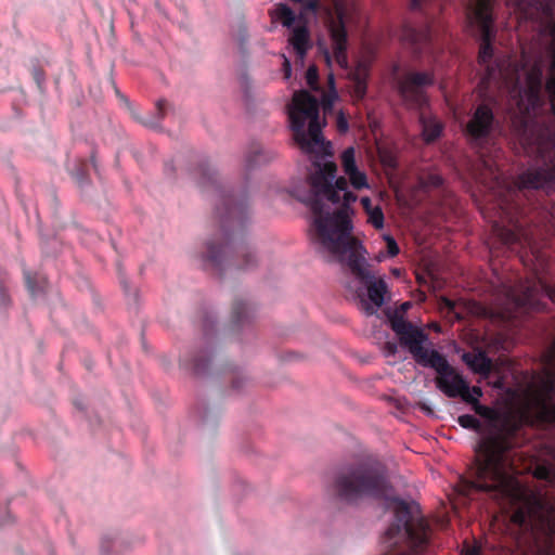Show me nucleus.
Returning <instances> with one entry per match:
<instances>
[{
    "instance_id": "1",
    "label": "nucleus",
    "mask_w": 555,
    "mask_h": 555,
    "mask_svg": "<svg viewBox=\"0 0 555 555\" xmlns=\"http://www.w3.org/2000/svg\"><path fill=\"white\" fill-rule=\"evenodd\" d=\"M519 142L525 153L534 158L535 165L513 183L491 170L495 198L493 231L512 250H528L538 259L540 250L534 227L527 215L528 208L521 202L525 198L530 201L533 191L555 189V134L548 127L525 120L519 130Z\"/></svg>"
},
{
    "instance_id": "2",
    "label": "nucleus",
    "mask_w": 555,
    "mask_h": 555,
    "mask_svg": "<svg viewBox=\"0 0 555 555\" xmlns=\"http://www.w3.org/2000/svg\"><path fill=\"white\" fill-rule=\"evenodd\" d=\"M467 17L479 30L478 62L487 66L488 78L499 79L513 105L521 113L541 107L543 68L540 61L531 65L525 57H506L491 65L495 28L493 20V0H475L467 10Z\"/></svg>"
},
{
    "instance_id": "3",
    "label": "nucleus",
    "mask_w": 555,
    "mask_h": 555,
    "mask_svg": "<svg viewBox=\"0 0 555 555\" xmlns=\"http://www.w3.org/2000/svg\"><path fill=\"white\" fill-rule=\"evenodd\" d=\"M216 214L223 233V242L216 244L208 242L204 260L212 270L220 274L229 270L248 271L257 263L255 253L247 245H236V237L243 234L247 221V198L245 195L234 196L223 194L219 196Z\"/></svg>"
},
{
    "instance_id": "4",
    "label": "nucleus",
    "mask_w": 555,
    "mask_h": 555,
    "mask_svg": "<svg viewBox=\"0 0 555 555\" xmlns=\"http://www.w3.org/2000/svg\"><path fill=\"white\" fill-rule=\"evenodd\" d=\"M512 449L513 439L508 433L495 431L483 437L475 448L480 456L475 460L474 478L462 480V494L469 496L474 491H482L496 500L512 496L516 480L506 470Z\"/></svg>"
},
{
    "instance_id": "5",
    "label": "nucleus",
    "mask_w": 555,
    "mask_h": 555,
    "mask_svg": "<svg viewBox=\"0 0 555 555\" xmlns=\"http://www.w3.org/2000/svg\"><path fill=\"white\" fill-rule=\"evenodd\" d=\"M312 240L318 251L335 257H347L352 273L361 281L371 274L365 267V251L362 244L351 235L350 215L345 209H336L325 217L313 219Z\"/></svg>"
},
{
    "instance_id": "6",
    "label": "nucleus",
    "mask_w": 555,
    "mask_h": 555,
    "mask_svg": "<svg viewBox=\"0 0 555 555\" xmlns=\"http://www.w3.org/2000/svg\"><path fill=\"white\" fill-rule=\"evenodd\" d=\"M288 116L294 141L304 153L317 156L330 154L331 145L322 134L317 98L306 90L296 92Z\"/></svg>"
},
{
    "instance_id": "7",
    "label": "nucleus",
    "mask_w": 555,
    "mask_h": 555,
    "mask_svg": "<svg viewBox=\"0 0 555 555\" xmlns=\"http://www.w3.org/2000/svg\"><path fill=\"white\" fill-rule=\"evenodd\" d=\"M507 299L516 310H538L542 297H547L555 304V286L548 285L541 279L520 282L516 287L506 292ZM545 379L543 382L545 396L550 399L555 391V338L543 354Z\"/></svg>"
},
{
    "instance_id": "8",
    "label": "nucleus",
    "mask_w": 555,
    "mask_h": 555,
    "mask_svg": "<svg viewBox=\"0 0 555 555\" xmlns=\"http://www.w3.org/2000/svg\"><path fill=\"white\" fill-rule=\"evenodd\" d=\"M336 164L328 162L310 177L313 196L309 202V206L314 215V219L331 214L330 211H324L323 197L337 205V209H345L348 215L351 212L350 204L354 203L358 198L349 190L348 181L345 177L336 179Z\"/></svg>"
},
{
    "instance_id": "9",
    "label": "nucleus",
    "mask_w": 555,
    "mask_h": 555,
    "mask_svg": "<svg viewBox=\"0 0 555 555\" xmlns=\"http://www.w3.org/2000/svg\"><path fill=\"white\" fill-rule=\"evenodd\" d=\"M390 326L418 365L435 366L441 360L439 351L424 347L428 335L418 326L399 315L390 319Z\"/></svg>"
},
{
    "instance_id": "10",
    "label": "nucleus",
    "mask_w": 555,
    "mask_h": 555,
    "mask_svg": "<svg viewBox=\"0 0 555 555\" xmlns=\"http://www.w3.org/2000/svg\"><path fill=\"white\" fill-rule=\"evenodd\" d=\"M495 125L493 109L489 103H480L474 111L465 127V135L470 144L481 146L485 144Z\"/></svg>"
},
{
    "instance_id": "11",
    "label": "nucleus",
    "mask_w": 555,
    "mask_h": 555,
    "mask_svg": "<svg viewBox=\"0 0 555 555\" xmlns=\"http://www.w3.org/2000/svg\"><path fill=\"white\" fill-rule=\"evenodd\" d=\"M434 82V75L429 72H410L398 80V92L406 104L422 107L426 102L422 88Z\"/></svg>"
},
{
    "instance_id": "12",
    "label": "nucleus",
    "mask_w": 555,
    "mask_h": 555,
    "mask_svg": "<svg viewBox=\"0 0 555 555\" xmlns=\"http://www.w3.org/2000/svg\"><path fill=\"white\" fill-rule=\"evenodd\" d=\"M335 13L336 15L330 18L327 27L334 57L337 64L345 68L348 66V33L346 28L347 11L343 4H336Z\"/></svg>"
},
{
    "instance_id": "13",
    "label": "nucleus",
    "mask_w": 555,
    "mask_h": 555,
    "mask_svg": "<svg viewBox=\"0 0 555 555\" xmlns=\"http://www.w3.org/2000/svg\"><path fill=\"white\" fill-rule=\"evenodd\" d=\"M441 360L435 366H429L437 373L436 385L449 398H456L461 390L465 388V379L448 362L447 358L440 353Z\"/></svg>"
},
{
    "instance_id": "14",
    "label": "nucleus",
    "mask_w": 555,
    "mask_h": 555,
    "mask_svg": "<svg viewBox=\"0 0 555 555\" xmlns=\"http://www.w3.org/2000/svg\"><path fill=\"white\" fill-rule=\"evenodd\" d=\"M401 39L411 47L415 54L421 55L427 53L430 51L433 44L431 28L426 26L422 29H416L405 25L402 29Z\"/></svg>"
},
{
    "instance_id": "15",
    "label": "nucleus",
    "mask_w": 555,
    "mask_h": 555,
    "mask_svg": "<svg viewBox=\"0 0 555 555\" xmlns=\"http://www.w3.org/2000/svg\"><path fill=\"white\" fill-rule=\"evenodd\" d=\"M520 18L527 21H535L541 15L551 17L553 15L552 7L544 0H508Z\"/></svg>"
},
{
    "instance_id": "16",
    "label": "nucleus",
    "mask_w": 555,
    "mask_h": 555,
    "mask_svg": "<svg viewBox=\"0 0 555 555\" xmlns=\"http://www.w3.org/2000/svg\"><path fill=\"white\" fill-rule=\"evenodd\" d=\"M288 41L295 50L297 60L304 62L308 50L311 48L310 34L307 26L294 27Z\"/></svg>"
},
{
    "instance_id": "17",
    "label": "nucleus",
    "mask_w": 555,
    "mask_h": 555,
    "mask_svg": "<svg viewBox=\"0 0 555 555\" xmlns=\"http://www.w3.org/2000/svg\"><path fill=\"white\" fill-rule=\"evenodd\" d=\"M366 285L367 296L370 300L376 306L380 307L384 304V296L387 292V285L383 279H375L370 274L367 279L361 280Z\"/></svg>"
},
{
    "instance_id": "18",
    "label": "nucleus",
    "mask_w": 555,
    "mask_h": 555,
    "mask_svg": "<svg viewBox=\"0 0 555 555\" xmlns=\"http://www.w3.org/2000/svg\"><path fill=\"white\" fill-rule=\"evenodd\" d=\"M276 156L275 151L264 149L260 144H254L246 155V163L248 167L260 166L272 162Z\"/></svg>"
},
{
    "instance_id": "19",
    "label": "nucleus",
    "mask_w": 555,
    "mask_h": 555,
    "mask_svg": "<svg viewBox=\"0 0 555 555\" xmlns=\"http://www.w3.org/2000/svg\"><path fill=\"white\" fill-rule=\"evenodd\" d=\"M254 312L250 304L243 299H235L232 305L231 323L234 327L249 322Z\"/></svg>"
},
{
    "instance_id": "20",
    "label": "nucleus",
    "mask_w": 555,
    "mask_h": 555,
    "mask_svg": "<svg viewBox=\"0 0 555 555\" xmlns=\"http://www.w3.org/2000/svg\"><path fill=\"white\" fill-rule=\"evenodd\" d=\"M367 73L366 70H358L352 76V98L356 101H362L366 95L367 90Z\"/></svg>"
},
{
    "instance_id": "21",
    "label": "nucleus",
    "mask_w": 555,
    "mask_h": 555,
    "mask_svg": "<svg viewBox=\"0 0 555 555\" xmlns=\"http://www.w3.org/2000/svg\"><path fill=\"white\" fill-rule=\"evenodd\" d=\"M168 108V102L165 99H160L156 102L155 113L141 119V122L150 128H157L160 126L162 120L166 115Z\"/></svg>"
},
{
    "instance_id": "22",
    "label": "nucleus",
    "mask_w": 555,
    "mask_h": 555,
    "mask_svg": "<svg viewBox=\"0 0 555 555\" xmlns=\"http://www.w3.org/2000/svg\"><path fill=\"white\" fill-rule=\"evenodd\" d=\"M272 18L280 21L284 27L291 28L296 21V14L287 4L279 3L275 5Z\"/></svg>"
},
{
    "instance_id": "23",
    "label": "nucleus",
    "mask_w": 555,
    "mask_h": 555,
    "mask_svg": "<svg viewBox=\"0 0 555 555\" xmlns=\"http://www.w3.org/2000/svg\"><path fill=\"white\" fill-rule=\"evenodd\" d=\"M442 132V125L435 120L423 121V138L427 143L436 141Z\"/></svg>"
},
{
    "instance_id": "24",
    "label": "nucleus",
    "mask_w": 555,
    "mask_h": 555,
    "mask_svg": "<svg viewBox=\"0 0 555 555\" xmlns=\"http://www.w3.org/2000/svg\"><path fill=\"white\" fill-rule=\"evenodd\" d=\"M346 176L349 178L350 184L353 189L363 190L369 188L366 175L358 168L353 171L347 172Z\"/></svg>"
},
{
    "instance_id": "25",
    "label": "nucleus",
    "mask_w": 555,
    "mask_h": 555,
    "mask_svg": "<svg viewBox=\"0 0 555 555\" xmlns=\"http://www.w3.org/2000/svg\"><path fill=\"white\" fill-rule=\"evenodd\" d=\"M469 364L475 372L481 374L489 373L492 366L491 360L482 353L475 357V359Z\"/></svg>"
},
{
    "instance_id": "26",
    "label": "nucleus",
    "mask_w": 555,
    "mask_h": 555,
    "mask_svg": "<svg viewBox=\"0 0 555 555\" xmlns=\"http://www.w3.org/2000/svg\"><path fill=\"white\" fill-rule=\"evenodd\" d=\"M341 165H343V169H344L345 173H347L349 171H353L354 169L358 168L357 164H356V156H354L353 147H348L343 152Z\"/></svg>"
},
{
    "instance_id": "27",
    "label": "nucleus",
    "mask_w": 555,
    "mask_h": 555,
    "mask_svg": "<svg viewBox=\"0 0 555 555\" xmlns=\"http://www.w3.org/2000/svg\"><path fill=\"white\" fill-rule=\"evenodd\" d=\"M457 423L465 429H472L477 433L481 430L480 421L472 414H463L457 417Z\"/></svg>"
},
{
    "instance_id": "28",
    "label": "nucleus",
    "mask_w": 555,
    "mask_h": 555,
    "mask_svg": "<svg viewBox=\"0 0 555 555\" xmlns=\"http://www.w3.org/2000/svg\"><path fill=\"white\" fill-rule=\"evenodd\" d=\"M367 215V221L375 228V229H383L384 228V212L380 206H375L374 209L366 212Z\"/></svg>"
},
{
    "instance_id": "29",
    "label": "nucleus",
    "mask_w": 555,
    "mask_h": 555,
    "mask_svg": "<svg viewBox=\"0 0 555 555\" xmlns=\"http://www.w3.org/2000/svg\"><path fill=\"white\" fill-rule=\"evenodd\" d=\"M551 70L555 73V52L552 55ZM545 88L550 94L552 112L555 115V75L546 80Z\"/></svg>"
},
{
    "instance_id": "30",
    "label": "nucleus",
    "mask_w": 555,
    "mask_h": 555,
    "mask_svg": "<svg viewBox=\"0 0 555 555\" xmlns=\"http://www.w3.org/2000/svg\"><path fill=\"white\" fill-rule=\"evenodd\" d=\"M307 85L314 91L320 90L319 86V70L315 65L309 66L306 73Z\"/></svg>"
},
{
    "instance_id": "31",
    "label": "nucleus",
    "mask_w": 555,
    "mask_h": 555,
    "mask_svg": "<svg viewBox=\"0 0 555 555\" xmlns=\"http://www.w3.org/2000/svg\"><path fill=\"white\" fill-rule=\"evenodd\" d=\"M198 173L201 176L199 183L205 184L207 182L214 184L216 182L215 171L209 165H201L198 167Z\"/></svg>"
},
{
    "instance_id": "32",
    "label": "nucleus",
    "mask_w": 555,
    "mask_h": 555,
    "mask_svg": "<svg viewBox=\"0 0 555 555\" xmlns=\"http://www.w3.org/2000/svg\"><path fill=\"white\" fill-rule=\"evenodd\" d=\"M540 410L543 418L547 422H555V404L547 401L542 400L540 402Z\"/></svg>"
},
{
    "instance_id": "33",
    "label": "nucleus",
    "mask_w": 555,
    "mask_h": 555,
    "mask_svg": "<svg viewBox=\"0 0 555 555\" xmlns=\"http://www.w3.org/2000/svg\"><path fill=\"white\" fill-rule=\"evenodd\" d=\"M384 240L387 246V254L389 257H395L399 254L400 248L396 242V240L391 235H385Z\"/></svg>"
},
{
    "instance_id": "34",
    "label": "nucleus",
    "mask_w": 555,
    "mask_h": 555,
    "mask_svg": "<svg viewBox=\"0 0 555 555\" xmlns=\"http://www.w3.org/2000/svg\"><path fill=\"white\" fill-rule=\"evenodd\" d=\"M208 363H209V359L202 357V356L196 357L194 360V364H193L195 373L196 374L205 373L207 371Z\"/></svg>"
},
{
    "instance_id": "35",
    "label": "nucleus",
    "mask_w": 555,
    "mask_h": 555,
    "mask_svg": "<svg viewBox=\"0 0 555 555\" xmlns=\"http://www.w3.org/2000/svg\"><path fill=\"white\" fill-rule=\"evenodd\" d=\"M465 402L477 404L478 400L473 393L470 392L468 384L465 382V388L461 390V393L459 395Z\"/></svg>"
},
{
    "instance_id": "36",
    "label": "nucleus",
    "mask_w": 555,
    "mask_h": 555,
    "mask_svg": "<svg viewBox=\"0 0 555 555\" xmlns=\"http://www.w3.org/2000/svg\"><path fill=\"white\" fill-rule=\"evenodd\" d=\"M24 278H25V282H26V286H27L28 291L30 292L31 295H35L39 291V288L37 287V285L35 283V276H33V274L30 272L25 271Z\"/></svg>"
},
{
    "instance_id": "37",
    "label": "nucleus",
    "mask_w": 555,
    "mask_h": 555,
    "mask_svg": "<svg viewBox=\"0 0 555 555\" xmlns=\"http://www.w3.org/2000/svg\"><path fill=\"white\" fill-rule=\"evenodd\" d=\"M301 4L304 5V8L307 11H312V12L317 11L319 8L318 0H304V2Z\"/></svg>"
},
{
    "instance_id": "38",
    "label": "nucleus",
    "mask_w": 555,
    "mask_h": 555,
    "mask_svg": "<svg viewBox=\"0 0 555 555\" xmlns=\"http://www.w3.org/2000/svg\"><path fill=\"white\" fill-rule=\"evenodd\" d=\"M426 0H410V9L413 11H423Z\"/></svg>"
},
{
    "instance_id": "39",
    "label": "nucleus",
    "mask_w": 555,
    "mask_h": 555,
    "mask_svg": "<svg viewBox=\"0 0 555 555\" xmlns=\"http://www.w3.org/2000/svg\"><path fill=\"white\" fill-rule=\"evenodd\" d=\"M283 72H284V77L285 79H288L291 77V73H292V67H291V62L289 60L283 55Z\"/></svg>"
},
{
    "instance_id": "40",
    "label": "nucleus",
    "mask_w": 555,
    "mask_h": 555,
    "mask_svg": "<svg viewBox=\"0 0 555 555\" xmlns=\"http://www.w3.org/2000/svg\"><path fill=\"white\" fill-rule=\"evenodd\" d=\"M361 205L365 211V214L372 209H374V207L372 206V201L370 197L367 196H364L361 198Z\"/></svg>"
},
{
    "instance_id": "41",
    "label": "nucleus",
    "mask_w": 555,
    "mask_h": 555,
    "mask_svg": "<svg viewBox=\"0 0 555 555\" xmlns=\"http://www.w3.org/2000/svg\"><path fill=\"white\" fill-rule=\"evenodd\" d=\"M8 304H9V297L5 293V291L3 289V287L0 286V305L7 306Z\"/></svg>"
},
{
    "instance_id": "42",
    "label": "nucleus",
    "mask_w": 555,
    "mask_h": 555,
    "mask_svg": "<svg viewBox=\"0 0 555 555\" xmlns=\"http://www.w3.org/2000/svg\"><path fill=\"white\" fill-rule=\"evenodd\" d=\"M337 125H338V129L341 131H346L348 128V124L343 116H339V118L337 120Z\"/></svg>"
},
{
    "instance_id": "43",
    "label": "nucleus",
    "mask_w": 555,
    "mask_h": 555,
    "mask_svg": "<svg viewBox=\"0 0 555 555\" xmlns=\"http://www.w3.org/2000/svg\"><path fill=\"white\" fill-rule=\"evenodd\" d=\"M548 475H550V473H548V470L546 468L539 469L538 474H537V476L539 478H543V479H546L548 477Z\"/></svg>"
},
{
    "instance_id": "44",
    "label": "nucleus",
    "mask_w": 555,
    "mask_h": 555,
    "mask_svg": "<svg viewBox=\"0 0 555 555\" xmlns=\"http://www.w3.org/2000/svg\"><path fill=\"white\" fill-rule=\"evenodd\" d=\"M387 349H388V352L393 354L396 351H397V346L392 343H388L387 344Z\"/></svg>"
},
{
    "instance_id": "45",
    "label": "nucleus",
    "mask_w": 555,
    "mask_h": 555,
    "mask_svg": "<svg viewBox=\"0 0 555 555\" xmlns=\"http://www.w3.org/2000/svg\"><path fill=\"white\" fill-rule=\"evenodd\" d=\"M475 410L479 414H485L487 411V409L485 406L480 405L479 403L475 404Z\"/></svg>"
},
{
    "instance_id": "46",
    "label": "nucleus",
    "mask_w": 555,
    "mask_h": 555,
    "mask_svg": "<svg viewBox=\"0 0 555 555\" xmlns=\"http://www.w3.org/2000/svg\"><path fill=\"white\" fill-rule=\"evenodd\" d=\"M467 555H480V550L474 546L467 551Z\"/></svg>"
},
{
    "instance_id": "47",
    "label": "nucleus",
    "mask_w": 555,
    "mask_h": 555,
    "mask_svg": "<svg viewBox=\"0 0 555 555\" xmlns=\"http://www.w3.org/2000/svg\"><path fill=\"white\" fill-rule=\"evenodd\" d=\"M476 397H480L482 395V391L479 387H473L472 391Z\"/></svg>"
},
{
    "instance_id": "48",
    "label": "nucleus",
    "mask_w": 555,
    "mask_h": 555,
    "mask_svg": "<svg viewBox=\"0 0 555 555\" xmlns=\"http://www.w3.org/2000/svg\"><path fill=\"white\" fill-rule=\"evenodd\" d=\"M441 182H442V180L440 177H438V176L433 177V184L438 186L441 184Z\"/></svg>"
},
{
    "instance_id": "49",
    "label": "nucleus",
    "mask_w": 555,
    "mask_h": 555,
    "mask_svg": "<svg viewBox=\"0 0 555 555\" xmlns=\"http://www.w3.org/2000/svg\"><path fill=\"white\" fill-rule=\"evenodd\" d=\"M443 301H444L446 306H447L449 309H453V308H454V304H453L451 300H449V299L444 298V299H443Z\"/></svg>"
},
{
    "instance_id": "50",
    "label": "nucleus",
    "mask_w": 555,
    "mask_h": 555,
    "mask_svg": "<svg viewBox=\"0 0 555 555\" xmlns=\"http://www.w3.org/2000/svg\"><path fill=\"white\" fill-rule=\"evenodd\" d=\"M324 57H325L326 62L330 63L331 54H330V52L327 50L324 51Z\"/></svg>"
},
{
    "instance_id": "51",
    "label": "nucleus",
    "mask_w": 555,
    "mask_h": 555,
    "mask_svg": "<svg viewBox=\"0 0 555 555\" xmlns=\"http://www.w3.org/2000/svg\"><path fill=\"white\" fill-rule=\"evenodd\" d=\"M105 543H106V539H103V541H102V546H101V547H102L103 553H105V554H106V553H107V550H106Z\"/></svg>"
},
{
    "instance_id": "52",
    "label": "nucleus",
    "mask_w": 555,
    "mask_h": 555,
    "mask_svg": "<svg viewBox=\"0 0 555 555\" xmlns=\"http://www.w3.org/2000/svg\"><path fill=\"white\" fill-rule=\"evenodd\" d=\"M410 306H411V304H410V302H404V304L402 305V309L405 311V310H408V309L410 308Z\"/></svg>"
},
{
    "instance_id": "53",
    "label": "nucleus",
    "mask_w": 555,
    "mask_h": 555,
    "mask_svg": "<svg viewBox=\"0 0 555 555\" xmlns=\"http://www.w3.org/2000/svg\"><path fill=\"white\" fill-rule=\"evenodd\" d=\"M232 386H233V388H236V389H238V388H240V385L237 384V382H236V380H233V382H232Z\"/></svg>"
},
{
    "instance_id": "54",
    "label": "nucleus",
    "mask_w": 555,
    "mask_h": 555,
    "mask_svg": "<svg viewBox=\"0 0 555 555\" xmlns=\"http://www.w3.org/2000/svg\"><path fill=\"white\" fill-rule=\"evenodd\" d=\"M121 283H122L124 289L127 292L128 291V284L125 281H121Z\"/></svg>"
},
{
    "instance_id": "55",
    "label": "nucleus",
    "mask_w": 555,
    "mask_h": 555,
    "mask_svg": "<svg viewBox=\"0 0 555 555\" xmlns=\"http://www.w3.org/2000/svg\"><path fill=\"white\" fill-rule=\"evenodd\" d=\"M116 94H117L120 99H122V100H125V101H126V98H125L124 95H121V94L119 93V91H118V90L116 91Z\"/></svg>"
},
{
    "instance_id": "56",
    "label": "nucleus",
    "mask_w": 555,
    "mask_h": 555,
    "mask_svg": "<svg viewBox=\"0 0 555 555\" xmlns=\"http://www.w3.org/2000/svg\"><path fill=\"white\" fill-rule=\"evenodd\" d=\"M291 1L294 3H302L304 2V0H291Z\"/></svg>"
},
{
    "instance_id": "57",
    "label": "nucleus",
    "mask_w": 555,
    "mask_h": 555,
    "mask_svg": "<svg viewBox=\"0 0 555 555\" xmlns=\"http://www.w3.org/2000/svg\"><path fill=\"white\" fill-rule=\"evenodd\" d=\"M506 314H507V315H506L507 318H512V317H513L512 311H506Z\"/></svg>"
},
{
    "instance_id": "58",
    "label": "nucleus",
    "mask_w": 555,
    "mask_h": 555,
    "mask_svg": "<svg viewBox=\"0 0 555 555\" xmlns=\"http://www.w3.org/2000/svg\"><path fill=\"white\" fill-rule=\"evenodd\" d=\"M39 78H40V74H39V73H37V74H36V79H37V81H39Z\"/></svg>"
}]
</instances>
